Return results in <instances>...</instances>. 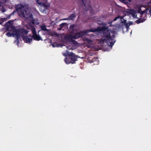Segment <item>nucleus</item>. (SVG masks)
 Here are the masks:
<instances>
[{
	"instance_id": "obj_14",
	"label": "nucleus",
	"mask_w": 151,
	"mask_h": 151,
	"mask_svg": "<svg viewBox=\"0 0 151 151\" xmlns=\"http://www.w3.org/2000/svg\"><path fill=\"white\" fill-rule=\"evenodd\" d=\"M148 11V9H146L144 11H142L140 9L138 11V13L140 14L141 15V17H142V16L143 15V14H146L147 13V12Z\"/></svg>"
},
{
	"instance_id": "obj_4",
	"label": "nucleus",
	"mask_w": 151,
	"mask_h": 151,
	"mask_svg": "<svg viewBox=\"0 0 151 151\" xmlns=\"http://www.w3.org/2000/svg\"><path fill=\"white\" fill-rule=\"evenodd\" d=\"M68 55L70 57L71 61L72 62V64H74L75 63V62L77 60V57L72 52H71L68 54Z\"/></svg>"
},
{
	"instance_id": "obj_5",
	"label": "nucleus",
	"mask_w": 151,
	"mask_h": 151,
	"mask_svg": "<svg viewBox=\"0 0 151 151\" xmlns=\"http://www.w3.org/2000/svg\"><path fill=\"white\" fill-rule=\"evenodd\" d=\"M25 18H32V19L31 21V22L32 24L35 25V19H33V16L32 14H31L30 12H27L26 13H25Z\"/></svg>"
},
{
	"instance_id": "obj_33",
	"label": "nucleus",
	"mask_w": 151,
	"mask_h": 151,
	"mask_svg": "<svg viewBox=\"0 0 151 151\" xmlns=\"http://www.w3.org/2000/svg\"><path fill=\"white\" fill-rule=\"evenodd\" d=\"M62 28H61L60 27V28H58V30H61Z\"/></svg>"
},
{
	"instance_id": "obj_2",
	"label": "nucleus",
	"mask_w": 151,
	"mask_h": 151,
	"mask_svg": "<svg viewBox=\"0 0 151 151\" xmlns=\"http://www.w3.org/2000/svg\"><path fill=\"white\" fill-rule=\"evenodd\" d=\"M89 32V29L80 31L74 34L73 35H68L66 36L65 38L68 40H72L73 39H78L82 37L85 35H86V33Z\"/></svg>"
},
{
	"instance_id": "obj_29",
	"label": "nucleus",
	"mask_w": 151,
	"mask_h": 151,
	"mask_svg": "<svg viewBox=\"0 0 151 151\" xmlns=\"http://www.w3.org/2000/svg\"><path fill=\"white\" fill-rule=\"evenodd\" d=\"M11 16L12 15L10 14V15H9L5 19L4 18V19H9L10 18Z\"/></svg>"
},
{
	"instance_id": "obj_26",
	"label": "nucleus",
	"mask_w": 151,
	"mask_h": 151,
	"mask_svg": "<svg viewBox=\"0 0 151 151\" xmlns=\"http://www.w3.org/2000/svg\"><path fill=\"white\" fill-rule=\"evenodd\" d=\"M12 34H13L12 33H11L10 32H7L6 34L7 36H8L9 37H11Z\"/></svg>"
},
{
	"instance_id": "obj_38",
	"label": "nucleus",
	"mask_w": 151,
	"mask_h": 151,
	"mask_svg": "<svg viewBox=\"0 0 151 151\" xmlns=\"http://www.w3.org/2000/svg\"><path fill=\"white\" fill-rule=\"evenodd\" d=\"M112 11H113V9H112Z\"/></svg>"
},
{
	"instance_id": "obj_21",
	"label": "nucleus",
	"mask_w": 151,
	"mask_h": 151,
	"mask_svg": "<svg viewBox=\"0 0 151 151\" xmlns=\"http://www.w3.org/2000/svg\"><path fill=\"white\" fill-rule=\"evenodd\" d=\"M16 36L17 37V39L16 40L17 41L18 43L19 42V38L20 36V35L18 33H16Z\"/></svg>"
},
{
	"instance_id": "obj_20",
	"label": "nucleus",
	"mask_w": 151,
	"mask_h": 151,
	"mask_svg": "<svg viewBox=\"0 0 151 151\" xmlns=\"http://www.w3.org/2000/svg\"><path fill=\"white\" fill-rule=\"evenodd\" d=\"M40 27H41V29L42 30L47 31H49V30L47 29L45 25H42L41 26H40Z\"/></svg>"
},
{
	"instance_id": "obj_37",
	"label": "nucleus",
	"mask_w": 151,
	"mask_h": 151,
	"mask_svg": "<svg viewBox=\"0 0 151 151\" xmlns=\"http://www.w3.org/2000/svg\"><path fill=\"white\" fill-rule=\"evenodd\" d=\"M2 24V23H1L0 22V24Z\"/></svg>"
},
{
	"instance_id": "obj_24",
	"label": "nucleus",
	"mask_w": 151,
	"mask_h": 151,
	"mask_svg": "<svg viewBox=\"0 0 151 151\" xmlns=\"http://www.w3.org/2000/svg\"><path fill=\"white\" fill-rule=\"evenodd\" d=\"M70 42H72L74 44H77L78 42L75 40H68Z\"/></svg>"
},
{
	"instance_id": "obj_11",
	"label": "nucleus",
	"mask_w": 151,
	"mask_h": 151,
	"mask_svg": "<svg viewBox=\"0 0 151 151\" xmlns=\"http://www.w3.org/2000/svg\"><path fill=\"white\" fill-rule=\"evenodd\" d=\"M23 39L24 41H26L27 43L29 42V43L32 42V38H29L25 36H22Z\"/></svg>"
},
{
	"instance_id": "obj_39",
	"label": "nucleus",
	"mask_w": 151,
	"mask_h": 151,
	"mask_svg": "<svg viewBox=\"0 0 151 151\" xmlns=\"http://www.w3.org/2000/svg\"><path fill=\"white\" fill-rule=\"evenodd\" d=\"M114 38L115 37V36L114 35Z\"/></svg>"
},
{
	"instance_id": "obj_18",
	"label": "nucleus",
	"mask_w": 151,
	"mask_h": 151,
	"mask_svg": "<svg viewBox=\"0 0 151 151\" xmlns=\"http://www.w3.org/2000/svg\"><path fill=\"white\" fill-rule=\"evenodd\" d=\"M31 30L32 32V33L33 35L37 33L36 29L35 27L33 26H31Z\"/></svg>"
},
{
	"instance_id": "obj_8",
	"label": "nucleus",
	"mask_w": 151,
	"mask_h": 151,
	"mask_svg": "<svg viewBox=\"0 0 151 151\" xmlns=\"http://www.w3.org/2000/svg\"><path fill=\"white\" fill-rule=\"evenodd\" d=\"M82 1L83 5L86 8V11H88V10H90V9H92V7L89 4L87 5L86 3L84 2L83 0H82Z\"/></svg>"
},
{
	"instance_id": "obj_35",
	"label": "nucleus",
	"mask_w": 151,
	"mask_h": 151,
	"mask_svg": "<svg viewBox=\"0 0 151 151\" xmlns=\"http://www.w3.org/2000/svg\"><path fill=\"white\" fill-rule=\"evenodd\" d=\"M52 47H55V46H54V45H52Z\"/></svg>"
},
{
	"instance_id": "obj_16",
	"label": "nucleus",
	"mask_w": 151,
	"mask_h": 151,
	"mask_svg": "<svg viewBox=\"0 0 151 151\" xmlns=\"http://www.w3.org/2000/svg\"><path fill=\"white\" fill-rule=\"evenodd\" d=\"M41 6H42L44 8V10L45 11L46 9H47L48 8L49 6L46 4L45 3H43L42 2V4H40Z\"/></svg>"
},
{
	"instance_id": "obj_36",
	"label": "nucleus",
	"mask_w": 151,
	"mask_h": 151,
	"mask_svg": "<svg viewBox=\"0 0 151 151\" xmlns=\"http://www.w3.org/2000/svg\"><path fill=\"white\" fill-rule=\"evenodd\" d=\"M115 41L114 40V44L115 43Z\"/></svg>"
},
{
	"instance_id": "obj_17",
	"label": "nucleus",
	"mask_w": 151,
	"mask_h": 151,
	"mask_svg": "<svg viewBox=\"0 0 151 151\" xmlns=\"http://www.w3.org/2000/svg\"><path fill=\"white\" fill-rule=\"evenodd\" d=\"M121 27V25L120 24H117L114 25V29L118 30Z\"/></svg>"
},
{
	"instance_id": "obj_27",
	"label": "nucleus",
	"mask_w": 151,
	"mask_h": 151,
	"mask_svg": "<svg viewBox=\"0 0 151 151\" xmlns=\"http://www.w3.org/2000/svg\"><path fill=\"white\" fill-rule=\"evenodd\" d=\"M37 2L39 4H42V1L41 0H37Z\"/></svg>"
},
{
	"instance_id": "obj_7",
	"label": "nucleus",
	"mask_w": 151,
	"mask_h": 151,
	"mask_svg": "<svg viewBox=\"0 0 151 151\" xmlns=\"http://www.w3.org/2000/svg\"><path fill=\"white\" fill-rule=\"evenodd\" d=\"M76 17V15L75 13L70 14V16L68 18H65L63 19L64 20H73L74 18Z\"/></svg>"
},
{
	"instance_id": "obj_1",
	"label": "nucleus",
	"mask_w": 151,
	"mask_h": 151,
	"mask_svg": "<svg viewBox=\"0 0 151 151\" xmlns=\"http://www.w3.org/2000/svg\"><path fill=\"white\" fill-rule=\"evenodd\" d=\"M108 27L106 26H103L101 28L98 27L93 29H89V32H95L99 31H102L103 32V38L99 41V43L104 48L109 47V48H112L113 45V39L110 35V31L107 30Z\"/></svg>"
},
{
	"instance_id": "obj_22",
	"label": "nucleus",
	"mask_w": 151,
	"mask_h": 151,
	"mask_svg": "<svg viewBox=\"0 0 151 151\" xmlns=\"http://www.w3.org/2000/svg\"><path fill=\"white\" fill-rule=\"evenodd\" d=\"M84 40L85 41L87 42L88 43H90L92 42V41L88 38H85L84 39Z\"/></svg>"
},
{
	"instance_id": "obj_12",
	"label": "nucleus",
	"mask_w": 151,
	"mask_h": 151,
	"mask_svg": "<svg viewBox=\"0 0 151 151\" xmlns=\"http://www.w3.org/2000/svg\"><path fill=\"white\" fill-rule=\"evenodd\" d=\"M32 37L35 40L39 41L41 39V37L39 35H37V33L33 35Z\"/></svg>"
},
{
	"instance_id": "obj_23",
	"label": "nucleus",
	"mask_w": 151,
	"mask_h": 151,
	"mask_svg": "<svg viewBox=\"0 0 151 151\" xmlns=\"http://www.w3.org/2000/svg\"><path fill=\"white\" fill-rule=\"evenodd\" d=\"M120 1H121L122 3H123L125 4H127L128 3L127 1H129L130 2L131 1V0H119Z\"/></svg>"
},
{
	"instance_id": "obj_25",
	"label": "nucleus",
	"mask_w": 151,
	"mask_h": 151,
	"mask_svg": "<svg viewBox=\"0 0 151 151\" xmlns=\"http://www.w3.org/2000/svg\"><path fill=\"white\" fill-rule=\"evenodd\" d=\"M66 23H62L61 24H60V25H59V27H60L61 28H62L63 27L65 26H66Z\"/></svg>"
},
{
	"instance_id": "obj_13",
	"label": "nucleus",
	"mask_w": 151,
	"mask_h": 151,
	"mask_svg": "<svg viewBox=\"0 0 151 151\" xmlns=\"http://www.w3.org/2000/svg\"><path fill=\"white\" fill-rule=\"evenodd\" d=\"M19 32L20 33L23 35H25L28 33L29 31L24 28H22L19 29Z\"/></svg>"
},
{
	"instance_id": "obj_28",
	"label": "nucleus",
	"mask_w": 151,
	"mask_h": 151,
	"mask_svg": "<svg viewBox=\"0 0 151 151\" xmlns=\"http://www.w3.org/2000/svg\"><path fill=\"white\" fill-rule=\"evenodd\" d=\"M124 25H125V27H126L127 29H128L129 27V25L127 23H126V24H124Z\"/></svg>"
},
{
	"instance_id": "obj_19",
	"label": "nucleus",
	"mask_w": 151,
	"mask_h": 151,
	"mask_svg": "<svg viewBox=\"0 0 151 151\" xmlns=\"http://www.w3.org/2000/svg\"><path fill=\"white\" fill-rule=\"evenodd\" d=\"M145 19L140 18L137 20H136L135 22L137 24H139L140 23L144 22L145 21Z\"/></svg>"
},
{
	"instance_id": "obj_3",
	"label": "nucleus",
	"mask_w": 151,
	"mask_h": 151,
	"mask_svg": "<svg viewBox=\"0 0 151 151\" xmlns=\"http://www.w3.org/2000/svg\"><path fill=\"white\" fill-rule=\"evenodd\" d=\"M24 7V6L22 4H18L16 7V9L18 12L20 10L21 12V14L23 17H25V14L27 11L26 10H23L22 9Z\"/></svg>"
},
{
	"instance_id": "obj_31",
	"label": "nucleus",
	"mask_w": 151,
	"mask_h": 151,
	"mask_svg": "<svg viewBox=\"0 0 151 151\" xmlns=\"http://www.w3.org/2000/svg\"><path fill=\"white\" fill-rule=\"evenodd\" d=\"M15 12V11H14L11 14L12 15H13L14 13Z\"/></svg>"
},
{
	"instance_id": "obj_32",
	"label": "nucleus",
	"mask_w": 151,
	"mask_h": 151,
	"mask_svg": "<svg viewBox=\"0 0 151 151\" xmlns=\"http://www.w3.org/2000/svg\"><path fill=\"white\" fill-rule=\"evenodd\" d=\"M149 13L150 14L151 16V8L150 9L149 11Z\"/></svg>"
},
{
	"instance_id": "obj_9",
	"label": "nucleus",
	"mask_w": 151,
	"mask_h": 151,
	"mask_svg": "<svg viewBox=\"0 0 151 151\" xmlns=\"http://www.w3.org/2000/svg\"><path fill=\"white\" fill-rule=\"evenodd\" d=\"M14 20H9L5 24V27H6V29L7 30H9V29L10 27H11L12 25V22H13Z\"/></svg>"
},
{
	"instance_id": "obj_34",
	"label": "nucleus",
	"mask_w": 151,
	"mask_h": 151,
	"mask_svg": "<svg viewBox=\"0 0 151 151\" xmlns=\"http://www.w3.org/2000/svg\"><path fill=\"white\" fill-rule=\"evenodd\" d=\"M115 32H116V31L114 30V34H115Z\"/></svg>"
},
{
	"instance_id": "obj_15",
	"label": "nucleus",
	"mask_w": 151,
	"mask_h": 151,
	"mask_svg": "<svg viewBox=\"0 0 151 151\" xmlns=\"http://www.w3.org/2000/svg\"><path fill=\"white\" fill-rule=\"evenodd\" d=\"M65 63L67 64H69L71 63L72 62L69 57L68 58H66L64 60Z\"/></svg>"
},
{
	"instance_id": "obj_6",
	"label": "nucleus",
	"mask_w": 151,
	"mask_h": 151,
	"mask_svg": "<svg viewBox=\"0 0 151 151\" xmlns=\"http://www.w3.org/2000/svg\"><path fill=\"white\" fill-rule=\"evenodd\" d=\"M124 16L121 17L119 15L114 19V21H116L118 19H120L121 22L122 23H123L124 24L127 23V20L124 19Z\"/></svg>"
},
{
	"instance_id": "obj_10",
	"label": "nucleus",
	"mask_w": 151,
	"mask_h": 151,
	"mask_svg": "<svg viewBox=\"0 0 151 151\" xmlns=\"http://www.w3.org/2000/svg\"><path fill=\"white\" fill-rule=\"evenodd\" d=\"M129 14L132 15V16L134 18H136L137 17L136 15L137 12L135 10L133 9H130L129 12Z\"/></svg>"
},
{
	"instance_id": "obj_30",
	"label": "nucleus",
	"mask_w": 151,
	"mask_h": 151,
	"mask_svg": "<svg viewBox=\"0 0 151 151\" xmlns=\"http://www.w3.org/2000/svg\"><path fill=\"white\" fill-rule=\"evenodd\" d=\"M129 25L132 24H133V22L129 21V23H128Z\"/></svg>"
}]
</instances>
